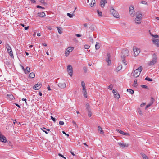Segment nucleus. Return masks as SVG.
Masks as SVG:
<instances>
[{
  "label": "nucleus",
  "instance_id": "1",
  "mask_svg": "<svg viewBox=\"0 0 159 159\" xmlns=\"http://www.w3.org/2000/svg\"><path fill=\"white\" fill-rule=\"evenodd\" d=\"M136 18L135 19V22L136 24H140L141 22L142 18V14L140 11H138L135 13Z\"/></svg>",
  "mask_w": 159,
  "mask_h": 159
},
{
  "label": "nucleus",
  "instance_id": "2",
  "mask_svg": "<svg viewBox=\"0 0 159 159\" xmlns=\"http://www.w3.org/2000/svg\"><path fill=\"white\" fill-rule=\"evenodd\" d=\"M152 59L151 61H150L148 63V65L149 66H151L155 64L157 61V57L155 53L153 54L152 56Z\"/></svg>",
  "mask_w": 159,
  "mask_h": 159
},
{
  "label": "nucleus",
  "instance_id": "3",
  "mask_svg": "<svg viewBox=\"0 0 159 159\" xmlns=\"http://www.w3.org/2000/svg\"><path fill=\"white\" fill-rule=\"evenodd\" d=\"M142 70V66H140L138 69H136L134 72V77L135 78L138 77L140 75Z\"/></svg>",
  "mask_w": 159,
  "mask_h": 159
},
{
  "label": "nucleus",
  "instance_id": "4",
  "mask_svg": "<svg viewBox=\"0 0 159 159\" xmlns=\"http://www.w3.org/2000/svg\"><path fill=\"white\" fill-rule=\"evenodd\" d=\"M110 11L113 16L116 18H119L120 15L117 11L115 10L112 7H111L110 9Z\"/></svg>",
  "mask_w": 159,
  "mask_h": 159
},
{
  "label": "nucleus",
  "instance_id": "5",
  "mask_svg": "<svg viewBox=\"0 0 159 159\" xmlns=\"http://www.w3.org/2000/svg\"><path fill=\"white\" fill-rule=\"evenodd\" d=\"M129 51L127 49H124L122 50L121 53V58L125 57L128 56Z\"/></svg>",
  "mask_w": 159,
  "mask_h": 159
},
{
  "label": "nucleus",
  "instance_id": "6",
  "mask_svg": "<svg viewBox=\"0 0 159 159\" xmlns=\"http://www.w3.org/2000/svg\"><path fill=\"white\" fill-rule=\"evenodd\" d=\"M6 47L7 50L9 54V55L11 57H13L14 56L13 52L11 50V48L10 47V45L8 44H6Z\"/></svg>",
  "mask_w": 159,
  "mask_h": 159
},
{
  "label": "nucleus",
  "instance_id": "7",
  "mask_svg": "<svg viewBox=\"0 0 159 159\" xmlns=\"http://www.w3.org/2000/svg\"><path fill=\"white\" fill-rule=\"evenodd\" d=\"M67 71L70 76L72 77L73 74V69L71 65H69L67 66Z\"/></svg>",
  "mask_w": 159,
  "mask_h": 159
},
{
  "label": "nucleus",
  "instance_id": "8",
  "mask_svg": "<svg viewBox=\"0 0 159 159\" xmlns=\"http://www.w3.org/2000/svg\"><path fill=\"white\" fill-rule=\"evenodd\" d=\"M129 12L130 16L132 17H134L135 15V13L134 7L133 6H131L129 8Z\"/></svg>",
  "mask_w": 159,
  "mask_h": 159
},
{
  "label": "nucleus",
  "instance_id": "9",
  "mask_svg": "<svg viewBox=\"0 0 159 159\" xmlns=\"http://www.w3.org/2000/svg\"><path fill=\"white\" fill-rule=\"evenodd\" d=\"M74 48L73 47H71L68 48L65 51V55L66 57L67 56L69 55V53L73 51Z\"/></svg>",
  "mask_w": 159,
  "mask_h": 159
},
{
  "label": "nucleus",
  "instance_id": "10",
  "mask_svg": "<svg viewBox=\"0 0 159 159\" xmlns=\"http://www.w3.org/2000/svg\"><path fill=\"white\" fill-rule=\"evenodd\" d=\"M134 52L135 56H137L140 52V50L136 46H134L133 47Z\"/></svg>",
  "mask_w": 159,
  "mask_h": 159
},
{
  "label": "nucleus",
  "instance_id": "11",
  "mask_svg": "<svg viewBox=\"0 0 159 159\" xmlns=\"http://www.w3.org/2000/svg\"><path fill=\"white\" fill-rule=\"evenodd\" d=\"M0 141L6 143L7 142V139L5 137L2 135L0 132Z\"/></svg>",
  "mask_w": 159,
  "mask_h": 159
},
{
  "label": "nucleus",
  "instance_id": "12",
  "mask_svg": "<svg viewBox=\"0 0 159 159\" xmlns=\"http://www.w3.org/2000/svg\"><path fill=\"white\" fill-rule=\"evenodd\" d=\"M42 84L40 82H38L37 84L34 86L33 89L35 90H37L39 89L41 87Z\"/></svg>",
  "mask_w": 159,
  "mask_h": 159
},
{
  "label": "nucleus",
  "instance_id": "13",
  "mask_svg": "<svg viewBox=\"0 0 159 159\" xmlns=\"http://www.w3.org/2000/svg\"><path fill=\"white\" fill-rule=\"evenodd\" d=\"M58 86L61 89H64L66 87V84L64 81L59 83L58 84Z\"/></svg>",
  "mask_w": 159,
  "mask_h": 159
},
{
  "label": "nucleus",
  "instance_id": "14",
  "mask_svg": "<svg viewBox=\"0 0 159 159\" xmlns=\"http://www.w3.org/2000/svg\"><path fill=\"white\" fill-rule=\"evenodd\" d=\"M7 99L10 100H12L15 99V98L12 94L11 93L8 94L7 95Z\"/></svg>",
  "mask_w": 159,
  "mask_h": 159
},
{
  "label": "nucleus",
  "instance_id": "15",
  "mask_svg": "<svg viewBox=\"0 0 159 159\" xmlns=\"http://www.w3.org/2000/svg\"><path fill=\"white\" fill-rule=\"evenodd\" d=\"M152 41L154 44L158 47H159V39H153Z\"/></svg>",
  "mask_w": 159,
  "mask_h": 159
},
{
  "label": "nucleus",
  "instance_id": "16",
  "mask_svg": "<svg viewBox=\"0 0 159 159\" xmlns=\"http://www.w3.org/2000/svg\"><path fill=\"white\" fill-rule=\"evenodd\" d=\"M118 144L120 147L122 148L127 147L129 146V145L128 144H126L125 143H123L121 142H118Z\"/></svg>",
  "mask_w": 159,
  "mask_h": 159
},
{
  "label": "nucleus",
  "instance_id": "17",
  "mask_svg": "<svg viewBox=\"0 0 159 159\" xmlns=\"http://www.w3.org/2000/svg\"><path fill=\"white\" fill-rule=\"evenodd\" d=\"M107 58L106 59V61L108 63V65H110L111 63V61L110 59V55L109 53L107 54Z\"/></svg>",
  "mask_w": 159,
  "mask_h": 159
},
{
  "label": "nucleus",
  "instance_id": "18",
  "mask_svg": "<svg viewBox=\"0 0 159 159\" xmlns=\"http://www.w3.org/2000/svg\"><path fill=\"white\" fill-rule=\"evenodd\" d=\"M107 3L106 0H101L100 1V5L102 7H103L105 4Z\"/></svg>",
  "mask_w": 159,
  "mask_h": 159
},
{
  "label": "nucleus",
  "instance_id": "19",
  "mask_svg": "<svg viewBox=\"0 0 159 159\" xmlns=\"http://www.w3.org/2000/svg\"><path fill=\"white\" fill-rule=\"evenodd\" d=\"M38 16L40 17H43L46 16L44 12L38 13Z\"/></svg>",
  "mask_w": 159,
  "mask_h": 159
},
{
  "label": "nucleus",
  "instance_id": "20",
  "mask_svg": "<svg viewBox=\"0 0 159 159\" xmlns=\"http://www.w3.org/2000/svg\"><path fill=\"white\" fill-rule=\"evenodd\" d=\"M57 29L58 30V32L60 34H61L62 33V28L61 27H57Z\"/></svg>",
  "mask_w": 159,
  "mask_h": 159
},
{
  "label": "nucleus",
  "instance_id": "21",
  "mask_svg": "<svg viewBox=\"0 0 159 159\" xmlns=\"http://www.w3.org/2000/svg\"><path fill=\"white\" fill-rule=\"evenodd\" d=\"M30 68L28 67H26L25 69V70L24 72L25 74H28V73H29L30 72Z\"/></svg>",
  "mask_w": 159,
  "mask_h": 159
},
{
  "label": "nucleus",
  "instance_id": "22",
  "mask_svg": "<svg viewBox=\"0 0 159 159\" xmlns=\"http://www.w3.org/2000/svg\"><path fill=\"white\" fill-rule=\"evenodd\" d=\"M86 109L87 111H89L91 110L89 104L87 103L86 104Z\"/></svg>",
  "mask_w": 159,
  "mask_h": 159
},
{
  "label": "nucleus",
  "instance_id": "23",
  "mask_svg": "<svg viewBox=\"0 0 159 159\" xmlns=\"http://www.w3.org/2000/svg\"><path fill=\"white\" fill-rule=\"evenodd\" d=\"M141 154L143 157V159H149L147 156L143 153H141Z\"/></svg>",
  "mask_w": 159,
  "mask_h": 159
},
{
  "label": "nucleus",
  "instance_id": "24",
  "mask_svg": "<svg viewBox=\"0 0 159 159\" xmlns=\"http://www.w3.org/2000/svg\"><path fill=\"white\" fill-rule=\"evenodd\" d=\"M29 77L31 78H34L35 77V74L34 72L31 73L29 74Z\"/></svg>",
  "mask_w": 159,
  "mask_h": 159
},
{
  "label": "nucleus",
  "instance_id": "25",
  "mask_svg": "<svg viewBox=\"0 0 159 159\" xmlns=\"http://www.w3.org/2000/svg\"><path fill=\"white\" fill-rule=\"evenodd\" d=\"M122 66L121 65H120L118 67H117L116 69V70L117 71H118L120 70L122 68Z\"/></svg>",
  "mask_w": 159,
  "mask_h": 159
},
{
  "label": "nucleus",
  "instance_id": "26",
  "mask_svg": "<svg viewBox=\"0 0 159 159\" xmlns=\"http://www.w3.org/2000/svg\"><path fill=\"white\" fill-rule=\"evenodd\" d=\"M98 131L100 132V133L101 134H102L103 133V132L102 129V128L100 126H98Z\"/></svg>",
  "mask_w": 159,
  "mask_h": 159
},
{
  "label": "nucleus",
  "instance_id": "27",
  "mask_svg": "<svg viewBox=\"0 0 159 159\" xmlns=\"http://www.w3.org/2000/svg\"><path fill=\"white\" fill-rule=\"evenodd\" d=\"M97 12L98 14V16H102V13L101 11H100L99 10H97Z\"/></svg>",
  "mask_w": 159,
  "mask_h": 159
},
{
  "label": "nucleus",
  "instance_id": "28",
  "mask_svg": "<svg viewBox=\"0 0 159 159\" xmlns=\"http://www.w3.org/2000/svg\"><path fill=\"white\" fill-rule=\"evenodd\" d=\"M127 91L131 94H133L134 93V91L131 89H127Z\"/></svg>",
  "mask_w": 159,
  "mask_h": 159
},
{
  "label": "nucleus",
  "instance_id": "29",
  "mask_svg": "<svg viewBox=\"0 0 159 159\" xmlns=\"http://www.w3.org/2000/svg\"><path fill=\"white\" fill-rule=\"evenodd\" d=\"M41 129L42 130V131L44 132L46 134H48V132H47V131H45V130H47V131H50V130L48 129H47L45 128H44V127H43L42 128H41Z\"/></svg>",
  "mask_w": 159,
  "mask_h": 159
},
{
  "label": "nucleus",
  "instance_id": "30",
  "mask_svg": "<svg viewBox=\"0 0 159 159\" xmlns=\"http://www.w3.org/2000/svg\"><path fill=\"white\" fill-rule=\"evenodd\" d=\"M125 58V57L121 58V61L122 62L124 63V64L126 65L127 64V62L126 61H125L124 59Z\"/></svg>",
  "mask_w": 159,
  "mask_h": 159
},
{
  "label": "nucleus",
  "instance_id": "31",
  "mask_svg": "<svg viewBox=\"0 0 159 159\" xmlns=\"http://www.w3.org/2000/svg\"><path fill=\"white\" fill-rule=\"evenodd\" d=\"M100 48V45L99 43H96L95 45V48L97 50L99 49Z\"/></svg>",
  "mask_w": 159,
  "mask_h": 159
},
{
  "label": "nucleus",
  "instance_id": "32",
  "mask_svg": "<svg viewBox=\"0 0 159 159\" xmlns=\"http://www.w3.org/2000/svg\"><path fill=\"white\" fill-rule=\"evenodd\" d=\"M81 85L83 87V89L86 88L85 86V83L84 81H82L81 82Z\"/></svg>",
  "mask_w": 159,
  "mask_h": 159
},
{
  "label": "nucleus",
  "instance_id": "33",
  "mask_svg": "<svg viewBox=\"0 0 159 159\" xmlns=\"http://www.w3.org/2000/svg\"><path fill=\"white\" fill-rule=\"evenodd\" d=\"M67 16H68L70 18H72L74 15L73 13L72 14H71L70 13H67Z\"/></svg>",
  "mask_w": 159,
  "mask_h": 159
},
{
  "label": "nucleus",
  "instance_id": "34",
  "mask_svg": "<svg viewBox=\"0 0 159 159\" xmlns=\"http://www.w3.org/2000/svg\"><path fill=\"white\" fill-rule=\"evenodd\" d=\"M150 34L151 36H152V37H154L155 38H158L159 37V36L158 35L156 34L155 35H153V34H152L151 33H150Z\"/></svg>",
  "mask_w": 159,
  "mask_h": 159
},
{
  "label": "nucleus",
  "instance_id": "35",
  "mask_svg": "<svg viewBox=\"0 0 159 159\" xmlns=\"http://www.w3.org/2000/svg\"><path fill=\"white\" fill-rule=\"evenodd\" d=\"M134 86L135 87H136L138 85L137 83V80L136 79L134 80Z\"/></svg>",
  "mask_w": 159,
  "mask_h": 159
},
{
  "label": "nucleus",
  "instance_id": "36",
  "mask_svg": "<svg viewBox=\"0 0 159 159\" xmlns=\"http://www.w3.org/2000/svg\"><path fill=\"white\" fill-rule=\"evenodd\" d=\"M154 101V99L152 98V97L151 98L150 102V103L152 105L153 104V102Z\"/></svg>",
  "mask_w": 159,
  "mask_h": 159
},
{
  "label": "nucleus",
  "instance_id": "37",
  "mask_svg": "<svg viewBox=\"0 0 159 159\" xmlns=\"http://www.w3.org/2000/svg\"><path fill=\"white\" fill-rule=\"evenodd\" d=\"M114 95L116 96V97L117 99H119L120 98V95L119 94L117 93V92L115 94H114Z\"/></svg>",
  "mask_w": 159,
  "mask_h": 159
},
{
  "label": "nucleus",
  "instance_id": "38",
  "mask_svg": "<svg viewBox=\"0 0 159 159\" xmlns=\"http://www.w3.org/2000/svg\"><path fill=\"white\" fill-rule=\"evenodd\" d=\"M116 131L118 132L119 133H120V134H123L124 133V132L122 130H119V129H116Z\"/></svg>",
  "mask_w": 159,
  "mask_h": 159
},
{
  "label": "nucleus",
  "instance_id": "39",
  "mask_svg": "<svg viewBox=\"0 0 159 159\" xmlns=\"http://www.w3.org/2000/svg\"><path fill=\"white\" fill-rule=\"evenodd\" d=\"M90 46L87 44H85L84 46V48L85 49H88L90 47Z\"/></svg>",
  "mask_w": 159,
  "mask_h": 159
},
{
  "label": "nucleus",
  "instance_id": "40",
  "mask_svg": "<svg viewBox=\"0 0 159 159\" xmlns=\"http://www.w3.org/2000/svg\"><path fill=\"white\" fill-rule=\"evenodd\" d=\"M145 80H147V81H152L153 80L151 78H150L148 77H147L145 78Z\"/></svg>",
  "mask_w": 159,
  "mask_h": 159
},
{
  "label": "nucleus",
  "instance_id": "41",
  "mask_svg": "<svg viewBox=\"0 0 159 159\" xmlns=\"http://www.w3.org/2000/svg\"><path fill=\"white\" fill-rule=\"evenodd\" d=\"M83 70L85 73H86L87 71V68L86 67H83Z\"/></svg>",
  "mask_w": 159,
  "mask_h": 159
},
{
  "label": "nucleus",
  "instance_id": "42",
  "mask_svg": "<svg viewBox=\"0 0 159 159\" xmlns=\"http://www.w3.org/2000/svg\"><path fill=\"white\" fill-rule=\"evenodd\" d=\"M141 3L142 4H145V5H147V3L145 1H142L141 2Z\"/></svg>",
  "mask_w": 159,
  "mask_h": 159
},
{
  "label": "nucleus",
  "instance_id": "43",
  "mask_svg": "<svg viewBox=\"0 0 159 159\" xmlns=\"http://www.w3.org/2000/svg\"><path fill=\"white\" fill-rule=\"evenodd\" d=\"M141 86L142 88H145L146 89H148V87L146 85H141Z\"/></svg>",
  "mask_w": 159,
  "mask_h": 159
},
{
  "label": "nucleus",
  "instance_id": "44",
  "mask_svg": "<svg viewBox=\"0 0 159 159\" xmlns=\"http://www.w3.org/2000/svg\"><path fill=\"white\" fill-rule=\"evenodd\" d=\"M88 116L89 117H91L92 116V113L91 111V110L89 111H88Z\"/></svg>",
  "mask_w": 159,
  "mask_h": 159
},
{
  "label": "nucleus",
  "instance_id": "45",
  "mask_svg": "<svg viewBox=\"0 0 159 159\" xmlns=\"http://www.w3.org/2000/svg\"><path fill=\"white\" fill-rule=\"evenodd\" d=\"M89 39L92 43L93 42V39L92 37H89Z\"/></svg>",
  "mask_w": 159,
  "mask_h": 159
},
{
  "label": "nucleus",
  "instance_id": "46",
  "mask_svg": "<svg viewBox=\"0 0 159 159\" xmlns=\"http://www.w3.org/2000/svg\"><path fill=\"white\" fill-rule=\"evenodd\" d=\"M138 112L140 115H142V112L141 110L140 109H138Z\"/></svg>",
  "mask_w": 159,
  "mask_h": 159
},
{
  "label": "nucleus",
  "instance_id": "47",
  "mask_svg": "<svg viewBox=\"0 0 159 159\" xmlns=\"http://www.w3.org/2000/svg\"><path fill=\"white\" fill-rule=\"evenodd\" d=\"M59 124L60 125H62L64 124V122L63 121H60L59 122Z\"/></svg>",
  "mask_w": 159,
  "mask_h": 159
},
{
  "label": "nucleus",
  "instance_id": "48",
  "mask_svg": "<svg viewBox=\"0 0 159 159\" xmlns=\"http://www.w3.org/2000/svg\"><path fill=\"white\" fill-rule=\"evenodd\" d=\"M36 7L38 8H41V9H44V8L43 7H42V6H40L39 5H37V6H36Z\"/></svg>",
  "mask_w": 159,
  "mask_h": 159
},
{
  "label": "nucleus",
  "instance_id": "49",
  "mask_svg": "<svg viewBox=\"0 0 159 159\" xmlns=\"http://www.w3.org/2000/svg\"><path fill=\"white\" fill-rule=\"evenodd\" d=\"M108 89L110 90H112V85L111 84L108 86Z\"/></svg>",
  "mask_w": 159,
  "mask_h": 159
},
{
  "label": "nucleus",
  "instance_id": "50",
  "mask_svg": "<svg viewBox=\"0 0 159 159\" xmlns=\"http://www.w3.org/2000/svg\"><path fill=\"white\" fill-rule=\"evenodd\" d=\"M124 135H125V136H129L130 135L127 132H124L123 134Z\"/></svg>",
  "mask_w": 159,
  "mask_h": 159
},
{
  "label": "nucleus",
  "instance_id": "51",
  "mask_svg": "<svg viewBox=\"0 0 159 159\" xmlns=\"http://www.w3.org/2000/svg\"><path fill=\"white\" fill-rule=\"evenodd\" d=\"M82 90L83 93H86V92H87L86 89V88L82 89Z\"/></svg>",
  "mask_w": 159,
  "mask_h": 159
},
{
  "label": "nucleus",
  "instance_id": "52",
  "mask_svg": "<svg viewBox=\"0 0 159 159\" xmlns=\"http://www.w3.org/2000/svg\"><path fill=\"white\" fill-rule=\"evenodd\" d=\"M83 93L84 94V97L85 98H87V92H86V93Z\"/></svg>",
  "mask_w": 159,
  "mask_h": 159
},
{
  "label": "nucleus",
  "instance_id": "53",
  "mask_svg": "<svg viewBox=\"0 0 159 159\" xmlns=\"http://www.w3.org/2000/svg\"><path fill=\"white\" fill-rule=\"evenodd\" d=\"M58 155L59 156H60V157H62L63 158H64V159H66V158L65 157H64V156H63L62 155V154H61V153H58Z\"/></svg>",
  "mask_w": 159,
  "mask_h": 159
},
{
  "label": "nucleus",
  "instance_id": "54",
  "mask_svg": "<svg viewBox=\"0 0 159 159\" xmlns=\"http://www.w3.org/2000/svg\"><path fill=\"white\" fill-rule=\"evenodd\" d=\"M152 105L150 103H149V104H148L146 105V109H147V108L149 107H150Z\"/></svg>",
  "mask_w": 159,
  "mask_h": 159
},
{
  "label": "nucleus",
  "instance_id": "55",
  "mask_svg": "<svg viewBox=\"0 0 159 159\" xmlns=\"http://www.w3.org/2000/svg\"><path fill=\"white\" fill-rule=\"evenodd\" d=\"M62 132V133H63V134H65V135H66L67 136V137H69V134H66V133L65 132H64V131H63Z\"/></svg>",
  "mask_w": 159,
  "mask_h": 159
},
{
  "label": "nucleus",
  "instance_id": "56",
  "mask_svg": "<svg viewBox=\"0 0 159 159\" xmlns=\"http://www.w3.org/2000/svg\"><path fill=\"white\" fill-rule=\"evenodd\" d=\"M51 119L54 122H55L56 121V120L55 118L53 117L52 116H51Z\"/></svg>",
  "mask_w": 159,
  "mask_h": 159
},
{
  "label": "nucleus",
  "instance_id": "57",
  "mask_svg": "<svg viewBox=\"0 0 159 159\" xmlns=\"http://www.w3.org/2000/svg\"><path fill=\"white\" fill-rule=\"evenodd\" d=\"M39 2L42 3H45L44 2V0H39Z\"/></svg>",
  "mask_w": 159,
  "mask_h": 159
},
{
  "label": "nucleus",
  "instance_id": "58",
  "mask_svg": "<svg viewBox=\"0 0 159 159\" xmlns=\"http://www.w3.org/2000/svg\"><path fill=\"white\" fill-rule=\"evenodd\" d=\"M117 91L116 90L115 91L114 89H113L112 91L113 93H114V94H115L116 93Z\"/></svg>",
  "mask_w": 159,
  "mask_h": 159
},
{
  "label": "nucleus",
  "instance_id": "59",
  "mask_svg": "<svg viewBox=\"0 0 159 159\" xmlns=\"http://www.w3.org/2000/svg\"><path fill=\"white\" fill-rule=\"evenodd\" d=\"M72 123H73V125H74L75 126H76V125H76V123L74 121H72Z\"/></svg>",
  "mask_w": 159,
  "mask_h": 159
},
{
  "label": "nucleus",
  "instance_id": "60",
  "mask_svg": "<svg viewBox=\"0 0 159 159\" xmlns=\"http://www.w3.org/2000/svg\"><path fill=\"white\" fill-rule=\"evenodd\" d=\"M32 3H35L36 2L35 0H30Z\"/></svg>",
  "mask_w": 159,
  "mask_h": 159
},
{
  "label": "nucleus",
  "instance_id": "61",
  "mask_svg": "<svg viewBox=\"0 0 159 159\" xmlns=\"http://www.w3.org/2000/svg\"><path fill=\"white\" fill-rule=\"evenodd\" d=\"M15 104L16 106H17L19 108H20V107L18 104L17 103H15Z\"/></svg>",
  "mask_w": 159,
  "mask_h": 159
},
{
  "label": "nucleus",
  "instance_id": "62",
  "mask_svg": "<svg viewBox=\"0 0 159 159\" xmlns=\"http://www.w3.org/2000/svg\"><path fill=\"white\" fill-rule=\"evenodd\" d=\"M47 89H48V90H51V89H50V86H48V87H47Z\"/></svg>",
  "mask_w": 159,
  "mask_h": 159
},
{
  "label": "nucleus",
  "instance_id": "63",
  "mask_svg": "<svg viewBox=\"0 0 159 159\" xmlns=\"http://www.w3.org/2000/svg\"><path fill=\"white\" fill-rule=\"evenodd\" d=\"M76 36L77 37H80L81 36V35L80 34H76Z\"/></svg>",
  "mask_w": 159,
  "mask_h": 159
},
{
  "label": "nucleus",
  "instance_id": "64",
  "mask_svg": "<svg viewBox=\"0 0 159 159\" xmlns=\"http://www.w3.org/2000/svg\"><path fill=\"white\" fill-rule=\"evenodd\" d=\"M48 29L49 30H51L52 29V27L51 26H48L47 27Z\"/></svg>",
  "mask_w": 159,
  "mask_h": 159
}]
</instances>
